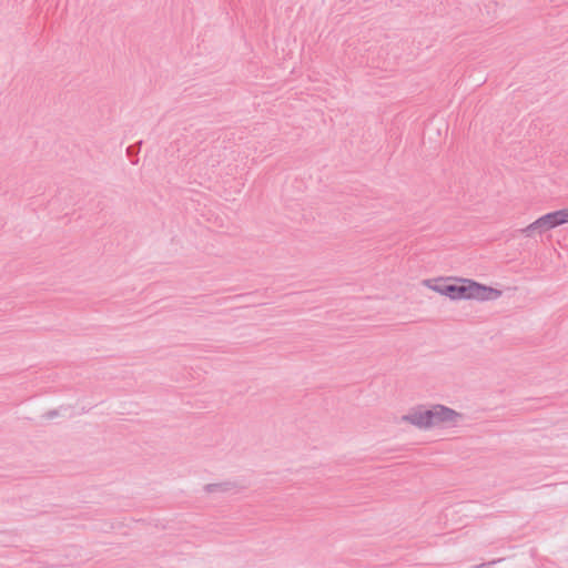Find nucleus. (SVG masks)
Returning a JSON list of instances; mask_svg holds the SVG:
<instances>
[{"label":"nucleus","mask_w":568,"mask_h":568,"mask_svg":"<svg viewBox=\"0 0 568 568\" xmlns=\"http://www.w3.org/2000/svg\"><path fill=\"white\" fill-rule=\"evenodd\" d=\"M424 283L434 292L447 296L453 301H490L501 295L500 291L468 278H458L455 283L442 278L437 280L435 284H432L430 280H426Z\"/></svg>","instance_id":"f257e3e1"},{"label":"nucleus","mask_w":568,"mask_h":568,"mask_svg":"<svg viewBox=\"0 0 568 568\" xmlns=\"http://www.w3.org/2000/svg\"><path fill=\"white\" fill-rule=\"evenodd\" d=\"M458 416L457 412L444 405H433L429 408L417 406L403 415L398 422L409 423L418 429L427 430L442 424L454 423Z\"/></svg>","instance_id":"f03ea898"},{"label":"nucleus","mask_w":568,"mask_h":568,"mask_svg":"<svg viewBox=\"0 0 568 568\" xmlns=\"http://www.w3.org/2000/svg\"><path fill=\"white\" fill-rule=\"evenodd\" d=\"M549 230H552L551 224L547 214H544L526 227L520 229L519 232L526 237H534L536 234L541 235Z\"/></svg>","instance_id":"7ed1b4c3"},{"label":"nucleus","mask_w":568,"mask_h":568,"mask_svg":"<svg viewBox=\"0 0 568 568\" xmlns=\"http://www.w3.org/2000/svg\"><path fill=\"white\" fill-rule=\"evenodd\" d=\"M546 214L548 216V220H549L552 229L568 223V207L567 209L557 210V211H554V212H549V213H546Z\"/></svg>","instance_id":"20e7f679"},{"label":"nucleus","mask_w":568,"mask_h":568,"mask_svg":"<svg viewBox=\"0 0 568 568\" xmlns=\"http://www.w3.org/2000/svg\"><path fill=\"white\" fill-rule=\"evenodd\" d=\"M205 490L209 493L215 491V490H225L224 484H211L205 487Z\"/></svg>","instance_id":"39448f33"}]
</instances>
